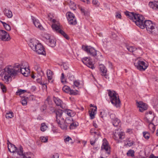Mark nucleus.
Here are the masks:
<instances>
[{
    "label": "nucleus",
    "instance_id": "obj_1",
    "mask_svg": "<svg viewBox=\"0 0 158 158\" xmlns=\"http://www.w3.org/2000/svg\"><path fill=\"white\" fill-rule=\"evenodd\" d=\"M21 72L24 76L27 77L30 72V70L26 67L20 68V69H13L11 66L5 67L0 73V77L5 83H8L10 81L11 77L15 76L18 73Z\"/></svg>",
    "mask_w": 158,
    "mask_h": 158
},
{
    "label": "nucleus",
    "instance_id": "obj_2",
    "mask_svg": "<svg viewBox=\"0 0 158 158\" xmlns=\"http://www.w3.org/2000/svg\"><path fill=\"white\" fill-rule=\"evenodd\" d=\"M125 13L127 18L134 22L136 25L141 29L144 28L143 24L145 20L144 18L142 15L128 11H126Z\"/></svg>",
    "mask_w": 158,
    "mask_h": 158
},
{
    "label": "nucleus",
    "instance_id": "obj_3",
    "mask_svg": "<svg viewBox=\"0 0 158 158\" xmlns=\"http://www.w3.org/2000/svg\"><path fill=\"white\" fill-rule=\"evenodd\" d=\"M53 17L52 15L51 14L48 15V19L53 23L51 26L53 30L56 32L61 34L66 39H69V38L68 35L63 31L61 29L58 21L53 19Z\"/></svg>",
    "mask_w": 158,
    "mask_h": 158
},
{
    "label": "nucleus",
    "instance_id": "obj_4",
    "mask_svg": "<svg viewBox=\"0 0 158 158\" xmlns=\"http://www.w3.org/2000/svg\"><path fill=\"white\" fill-rule=\"evenodd\" d=\"M28 45L33 50L35 51L38 54L43 55L46 54L44 47L37 40L35 39L31 40Z\"/></svg>",
    "mask_w": 158,
    "mask_h": 158
},
{
    "label": "nucleus",
    "instance_id": "obj_5",
    "mask_svg": "<svg viewBox=\"0 0 158 158\" xmlns=\"http://www.w3.org/2000/svg\"><path fill=\"white\" fill-rule=\"evenodd\" d=\"M63 113V111L60 110H57L55 111L56 115V121L58 125L62 129L65 130L67 129V126L64 123V120L62 117Z\"/></svg>",
    "mask_w": 158,
    "mask_h": 158
},
{
    "label": "nucleus",
    "instance_id": "obj_6",
    "mask_svg": "<svg viewBox=\"0 0 158 158\" xmlns=\"http://www.w3.org/2000/svg\"><path fill=\"white\" fill-rule=\"evenodd\" d=\"M149 33L155 35L158 33V28L155 24L150 20H145L143 24Z\"/></svg>",
    "mask_w": 158,
    "mask_h": 158
},
{
    "label": "nucleus",
    "instance_id": "obj_7",
    "mask_svg": "<svg viewBox=\"0 0 158 158\" xmlns=\"http://www.w3.org/2000/svg\"><path fill=\"white\" fill-rule=\"evenodd\" d=\"M108 91L111 103L116 107H119L121 102L117 94L114 91L108 90Z\"/></svg>",
    "mask_w": 158,
    "mask_h": 158
},
{
    "label": "nucleus",
    "instance_id": "obj_8",
    "mask_svg": "<svg viewBox=\"0 0 158 158\" xmlns=\"http://www.w3.org/2000/svg\"><path fill=\"white\" fill-rule=\"evenodd\" d=\"M134 65L136 68L140 71H144L148 67V64L146 61L137 58L135 60Z\"/></svg>",
    "mask_w": 158,
    "mask_h": 158
},
{
    "label": "nucleus",
    "instance_id": "obj_9",
    "mask_svg": "<svg viewBox=\"0 0 158 158\" xmlns=\"http://www.w3.org/2000/svg\"><path fill=\"white\" fill-rule=\"evenodd\" d=\"M125 137L124 132L118 130H115L113 132V138L117 141V143L122 142L123 140Z\"/></svg>",
    "mask_w": 158,
    "mask_h": 158
},
{
    "label": "nucleus",
    "instance_id": "obj_10",
    "mask_svg": "<svg viewBox=\"0 0 158 158\" xmlns=\"http://www.w3.org/2000/svg\"><path fill=\"white\" fill-rule=\"evenodd\" d=\"M101 149L102 151H105L108 155L110 153V148L107 140L105 138L103 140Z\"/></svg>",
    "mask_w": 158,
    "mask_h": 158
},
{
    "label": "nucleus",
    "instance_id": "obj_11",
    "mask_svg": "<svg viewBox=\"0 0 158 158\" xmlns=\"http://www.w3.org/2000/svg\"><path fill=\"white\" fill-rule=\"evenodd\" d=\"M82 48L91 56H95L97 55L96 51L93 48L90 46H82Z\"/></svg>",
    "mask_w": 158,
    "mask_h": 158
},
{
    "label": "nucleus",
    "instance_id": "obj_12",
    "mask_svg": "<svg viewBox=\"0 0 158 158\" xmlns=\"http://www.w3.org/2000/svg\"><path fill=\"white\" fill-rule=\"evenodd\" d=\"M155 117V115L153 112L152 111L147 112L145 114L144 120L147 123H150L152 121Z\"/></svg>",
    "mask_w": 158,
    "mask_h": 158
},
{
    "label": "nucleus",
    "instance_id": "obj_13",
    "mask_svg": "<svg viewBox=\"0 0 158 158\" xmlns=\"http://www.w3.org/2000/svg\"><path fill=\"white\" fill-rule=\"evenodd\" d=\"M0 39L3 41H8L10 40V38L6 31L2 30H0Z\"/></svg>",
    "mask_w": 158,
    "mask_h": 158
},
{
    "label": "nucleus",
    "instance_id": "obj_14",
    "mask_svg": "<svg viewBox=\"0 0 158 158\" xmlns=\"http://www.w3.org/2000/svg\"><path fill=\"white\" fill-rule=\"evenodd\" d=\"M53 99L57 106H60L62 109H65L66 108L67 106L66 104L64 103L62 101L58 98L54 96Z\"/></svg>",
    "mask_w": 158,
    "mask_h": 158
},
{
    "label": "nucleus",
    "instance_id": "obj_15",
    "mask_svg": "<svg viewBox=\"0 0 158 158\" xmlns=\"http://www.w3.org/2000/svg\"><path fill=\"white\" fill-rule=\"evenodd\" d=\"M136 105L139 108V111L141 112H143L147 109V105L142 102H137Z\"/></svg>",
    "mask_w": 158,
    "mask_h": 158
},
{
    "label": "nucleus",
    "instance_id": "obj_16",
    "mask_svg": "<svg viewBox=\"0 0 158 158\" xmlns=\"http://www.w3.org/2000/svg\"><path fill=\"white\" fill-rule=\"evenodd\" d=\"M31 18L33 21V23L35 26L40 29H42L43 28V27L40 23L39 20L38 19H36L33 16H31Z\"/></svg>",
    "mask_w": 158,
    "mask_h": 158
},
{
    "label": "nucleus",
    "instance_id": "obj_17",
    "mask_svg": "<svg viewBox=\"0 0 158 158\" xmlns=\"http://www.w3.org/2000/svg\"><path fill=\"white\" fill-rule=\"evenodd\" d=\"M47 44L50 46L53 47L56 46V39L53 37H51L48 41H46Z\"/></svg>",
    "mask_w": 158,
    "mask_h": 158
},
{
    "label": "nucleus",
    "instance_id": "obj_18",
    "mask_svg": "<svg viewBox=\"0 0 158 158\" xmlns=\"http://www.w3.org/2000/svg\"><path fill=\"white\" fill-rule=\"evenodd\" d=\"M7 144L8 150L10 152L14 153L17 150V148L15 145L9 142H8Z\"/></svg>",
    "mask_w": 158,
    "mask_h": 158
},
{
    "label": "nucleus",
    "instance_id": "obj_19",
    "mask_svg": "<svg viewBox=\"0 0 158 158\" xmlns=\"http://www.w3.org/2000/svg\"><path fill=\"white\" fill-rule=\"evenodd\" d=\"M97 107L96 106L94 107V108H91L89 111V116L91 119H94V115L96 113Z\"/></svg>",
    "mask_w": 158,
    "mask_h": 158
},
{
    "label": "nucleus",
    "instance_id": "obj_20",
    "mask_svg": "<svg viewBox=\"0 0 158 158\" xmlns=\"http://www.w3.org/2000/svg\"><path fill=\"white\" fill-rule=\"evenodd\" d=\"M149 6L153 9L158 10V1L150 2Z\"/></svg>",
    "mask_w": 158,
    "mask_h": 158
},
{
    "label": "nucleus",
    "instance_id": "obj_21",
    "mask_svg": "<svg viewBox=\"0 0 158 158\" xmlns=\"http://www.w3.org/2000/svg\"><path fill=\"white\" fill-rule=\"evenodd\" d=\"M3 12L4 15L8 18H11L13 16L12 12L10 10L5 8Z\"/></svg>",
    "mask_w": 158,
    "mask_h": 158
},
{
    "label": "nucleus",
    "instance_id": "obj_22",
    "mask_svg": "<svg viewBox=\"0 0 158 158\" xmlns=\"http://www.w3.org/2000/svg\"><path fill=\"white\" fill-rule=\"evenodd\" d=\"M34 65L35 69L38 73H39L41 76L44 75V73L42 71L39 64L36 62H35L34 63Z\"/></svg>",
    "mask_w": 158,
    "mask_h": 158
},
{
    "label": "nucleus",
    "instance_id": "obj_23",
    "mask_svg": "<svg viewBox=\"0 0 158 158\" xmlns=\"http://www.w3.org/2000/svg\"><path fill=\"white\" fill-rule=\"evenodd\" d=\"M99 68L100 70L102 73L101 75L105 74L106 73H107V69L104 65L102 64H100Z\"/></svg>",
    "mask_w": 158,
    "mask_h": 158
},
{
    "label": "nucleus",
    "instance_id": "obj_24",
    "mask_svg": "<svg viewBox=\"0 0 158 158\" xmlns=\"http://www.w3.org/2000/svg\"><path fill=\"white\" fill-rule=\"evenodd\" d=\"M79 125L78 123L74 121L70 125L69 128L70 129H75Z\"/></svg>",
    "mask_w": 158,
    "mask_h": 158
},
{
    "label": "nucleus",
    "instance_id": "obj_25",
    "mask_svg": "<svg viewBox=\"0 0 158 158\" xmlns=\"http://www.w3.org/2000/svg\"><path fill=\"white\" fill-rule=\"evenodd\" d=\"M111 122L113 125L114 127H117L120 124V121L118 118H115Z\"/></svg>",
    "mask_w": 158,
    "mask_h": 158
},
{
    "label": "nucleus",
    "instance_id": "obj_26",
    "mask_svg": "<svg viewBox=\"0 0 158 158\" xmlns=\"http://www.w3.org/2000/svg\"><path fill=\"white\" fill-rule=\"evenodd\" d=\"M72 18L70 19V20H71L70 21L69 19H68V20L69 21V24L72 25H75L77 23V20L76 19L75 17H71Z\"/></svg>",
    "mask_w": 158,
    "mask_h": 158
},
{
    "label": "nucleus",
    "instance_id": "obj_27",
    "mask_svg": "<svg viewBox=\"0 0 158 158\" xmlns=\"http://www.w3.org/2000/svg\"><path fill=\"white\" fill-rule=\"evenodd\" d=\"M47 74L48 79L51 80L52 78V72L51 70L48 69L47 71Z\"/></svg>",
    "mask_w": 158,
    "mask_h": 158
},
{
    "label": "nucleus",
    "instance_id": "obj_28",
    "mask_svg": "<svg viewBox=\"0 0 158 158\" xmlns=\"http://www.w3.org/2000/svg\"><path fill=\"white\" fill-rule=\"evenodd\" d=\"M15 152H17L18 155L22 156L24 154L23 153V148L21 146H20L18 148H17V150Z\"/></svg>",
    "mask_w": 158,
    "mask_h": 158
},
{
    "label": "nucleus",
    "instance_id": "obj_29",
    "mask_svg": "<svg viewBox=\"0 0 158 158\" xmlns=\"http://www.w3.org/2000/svg\"><path fill=\"white\" fill-rule=\"evenodd\" d=\"M93 129H91L90 131V132L92 135H94L95 137H97L100 135V133L98 131H93Z\"/></svg>",
    "mask_w": 158,
    "mask_h": 158
},
{
    "label": "nucleus",
    "instance_id": "obj_30",
    "mask_svg": "<svg viewBox=\"0 0 158 158\" xmlns=\"http://www.w3.org/2000/svg\"><path fill=\"white\" fill-rule=\"evenodd\" d=\"M74 120L72 118L71 116L68 117L66 118L65 121L67 124H69L70 125L72 123Z\"/></svg>",
    "mask_w": 158,
    "mask_h": 158
},
{
    "label": "nucleus",
    "instance_id": "obj_31",
    "mask_svg": "<svg viewBox=\"0 0 158 158\" xmlns=\"http://www.w3.org/2000/svg\"><path fill=\"white\" fill-rule=\"evenodd\" d=\"M151 122H152L148 123H149L148 127L149 130L152 132H154L155 130V127L153 124Z\"/></svg>",
    "mask_w": 158,
    "mask_h": 158
},
{
    "label": "nucleus",
    "instance_id": "obj_32",
    "mask_svg": "<svg viewBox=\"0 0 158 158\" xmlns=\"http://www.w3.org/2000/svg\"><path fill=\"white\" fill-rule=\"evenodd\" d=\"M0 22L2 23L3 26L6 30L8 31H10V30L11 27L9 25L7 24L6 23L3 22L2 21H0Z\"/></svg>",
    "mask_w": 158,
    "mask_h": 158
},
{
    "label": "nucleus",
    "instance_id": "obj_33",
    "mask_svg": "<svg viewBox=\"0 0 158 158\" xmlns=\"http://www.w3.org/2000/svg\"><path fill=\"white\" fill-rule=\"evenodd\" d=\"M32 155L30 152H27L24 153L22 156L23 158H31Z\"/></svg>",
    "mask_w": 158,
    "mask_h": 158
},
{
    "label": "nucleus",
    "instance_id": "obj_34",
    "mask_svg": "<svg viewBox=\"0 0 158 158\" xmlns=\"http://www.w3.org/2000/svg\"><path fill=\"white\" fill-rule=\"evenodd\" d=\"M69 5L70 6V8L73 10H76V7L75 4L74 2L72 1H69Z\"/></svg>",
    "mask_w": 158,
    "mask_h": 158
},
{
    "label": "nucleus",
    "instance_id": "obj_35",
    "mask_svg": "<svg viewBox=\"0 0 158 158\" xmlns=\"http://www.w3.org/2000/svg\"><path fill=\"white\" fill-rule=\"evenodd\" d=\"M48 128V127L44 123H43L41 124L40 127V130L42 131H45Z\"/></svg>",
    "mask_w": 158,
    "mask_h": 158
},
{
    "label": "nucleus",
    "instance_id": "obj_36",
    "mask_svg": "<svg viewBox=\"0 0 158 158\" xmlns=\"http://www.w3.org/2000/svg\"><path fill=\"white\" fill-rule=\"evenodd\" d=\"M66 16L67 19H69L70 21L71 20H70V19L72 18L71 17H75L74 15L71 12H68L66 13Z\"/></svg>",
    "mask_w": 158,
    "mask_h": 158
},
{
    "label": "nucleus",
    "instance_id": "obj_37",
    "mask_svg": "<svg viewBox=\"0 0 158 158\" xmlns=\"http://www.w3.org/2000/svg\"><path fill=\"white\" fill-rule=\"evenodd\" d=\"M62 89L64 92L69 93L71 89L68 86L65 85L63 87Z\"/></svg>",
    "mask_w": 158,
    "mask_h": 158
},
{
    "label": "nucleus",
    "instance_id": "obj_38",
    "mask_svg": "<svg viewBox=\"0 0 158 158\" xmlns=\"http://www.w3.org/2000/svg\"><path fill=\"white\" fill-rule=\"evenodd\" d=\"M134 151L132 150H129L127 153V155L128 156L133 157L134 156Z\"/></svg>",
    "mask_w": 158,
    "mask_h": 158
},
{
    "label": "nucleus",
    "instance_id": "obj_39",
    "mask_svg": "<svg viewBox=\"0 0 158 158\" xmlns=\"http://www.w3.org/2000/svg\"><path fill=\"white\" fill-rule=\"evenodd\" d=\"M143 135L144 138L146 139H148L150 136L149 133L147 132H143Z\"/></svg>",
    "mask_w": 158,
    "mask_h": 158
},
{
    "label": "nucleus",
    "instance_id": "obj_40",
    "mask_svg": "<svg viewBox=\"0 0 158 158\" xmlns=\"http://www.w3.org/2000/svg\"><path fill=\"white\" fill-rule=\"evenodd\" d=\"M88 67L92 69H94V67L92 62L90 61H89L86 64Z\"/></svg>",
    "mask_w": 158,
    "mask_h": 158
},
{
    "label": "nucleus",
    "instance_id": "obj_41",
    "mask_svg": "<svg viewBox=\"0 0 158 158\" xmlns=\"http://www.w3.org/2000/svg\"><path fill=\"white\" fill-rule=\"evenodd\" d=\"M14 116V114L13 112H9L6 114V118L7 119L11 118Z\"/></svg>",
    "mask_w": 158,
    "mask_h": 158
},
{
    "label": "nucleus",
    "instance_id": "obj_42",
    "mask_svg": "<svg viewBox=\"0 0 158 158\" xmlns=\"http://www.w3.org/2000/svg\"><path fill=\"white\" fill-rule=\"evenodd\" d=\"M64 112L65 114H67L69 117L71 116L72 117V115L73 114L72 111L70 110H65Z\"/></svg>",
    "mask_w": 158,
    "mask_h": 158
},
{
    "label": "nucleus",
    "instance_id": "obj_43",
    "mask_svg": "<svg viewBox=\"0 0 158 158\" xmlns=\"http://www.w3.org/2000/svg\"><path fill=\"white\" fill-rule=\"evenodd\" d=\"M93 4L95 6L98 7L100 5V3L97 0H93L92 1Z\"/></svg>",
    "mask_w": 158,
    "mask_h": 158
},
{
    "label": "nucleus",
    "instance_id": "obj_44",
    "mask_svg": "<svg viewBox=\"0 0 158 158\" xmlns=\"http://www.w3.org/2000/svg\"><path fill=\"white\" fill-rule=\"evenodd\" d=\"M128 146L130 147L133 145H135V142L134 141H128L127 144Z\"/></svg>",
    "mask_w": 158,
    "mask_h": 158
},
{
    "label": "nucleus",
    "instance_id": "obj_45",
    "mask_svg": "<svg viewBox=\"0 0 158 158\" xmlns=\"http://www.w3.org/2000/svg\"><path fill=\"white\" fill-rule=\"evenodd\" d=\"M26 92V91L24 90H22L21 89H18L16 92V94L17 95H21L23 94L24 92Z\"/></svg>",
    "mask_w": 158,
    "mask_h": 158
},
{
    "label": "nucleus",
    "instance_id": "obj_46",
    "mask_svg": "<svg viewBox=\"0 0 158 158\" xmlns=\"http://www.w3.org/2000/svg\"><path fill=\"white\" fill-rule=\"evenodd\" d=\"M127 49L128 51L131 52H133L135 50V48L133 46H127Z\"/></svg>",
    "mask_w": 158,
    "mask_h": 158
},
{
    "label": "nucleus",
    "instance_id": "obj_47",
    "mask_svg": "<svg viewBox=\"0 0 158 158\" xmlns=\"http://www.w3.org/2000/svg\"><path fill=\"white\" fill-rule=\"evenodd\" d=\"M107 116V113L104 110L101 111L100 112V116L102 118L105 117Z\"/></svg>",
    "mask_w": 158,
    "mask_h": 158
},
{
    "label": "nucleus",
    "instance_id": "obj_48",
    "mask_svg": "<svg viewBox=\"0 0 158 158\" xmlns=\"http://www.w3.org/2000/svg\"><path fill=\"white\" fill-rule=\"evenodd\" d=\"M78 93V91L77 90H74L71 89H70V91L69 92V94L73 95H77Z\"/></svg>",
    "mask_w": 158,
    "mask_h": 158
},
{
    "label": "nucleus",
    "instance_id": "obj_49",
    "mask_svg": "<svg viewBox=\"0 0 158 158\" xmlns=\"http://www.w3.org/2000/svg\"><path fill=\"white\" fill-rule=\"evenodd\" d=\"M90 60L88 57H85L82 59V61L85 64H86Z\"/></svg>",
    "mask_w": 158,
    "mask_h": 158
},
{
    "label": "nucleus",
    "instance_id": "obj_50",
    "mask_svg": "<svg viewBox=\"0 0 158 158\" xmlns=\"http://www.w3.org/2000/svg\"><path fill=\"white\" fill-rule=\"evenodd\" d=\"M40 140L41 142L45 143L48 140V138L47 137L42 136L40 137Z\"/></svg>",
    "mask_w": 158,
    "mask_h": 158
},
{
    "label": "nucleus",
    "instance_id": "obj_51",
    "mask_svg": "<svg viewBox=\"0 0 158 158\" xmlns=\"http://www.w3.org/2000/svg\"><path fill=\"white\" fill-rule=\"evenodd\" d=\"M0 85L1 88L2 89V91L3 92H5L6 91V88L5 86L3 85V84L0 82Z\"/></svg>",
    "mask_w": 158,
    "mask_h": 158
},
{
    "label": "nucleus",
    "instance_id": "obj_52",
    "mask_svg": "<svg viewBox=\"0 0 158 158\" xmlns=\"http://www.w3.org/2000/svg\"><path fill=\"white\" fill-rule=\"evenodd\" d=\"M60 80L61 82L63 84L64 83L66 82V80L64 77V73H62L61 74Z\"/></svg>",
    "mask_w": 158,
    "mask_h": 158
},
{
    "label": "nucleus",
    "instance_id": "obj_53",
    "mask_svg": "<svg viewBox=\"0 0 158 158\" xmlns=\"http://www.w3.org/2000/svg\"><path fill=\"white\" fill-rule=\"evenodd\" d=\"M74 85L73 87L74 88L75 87H78L80 85V82L78 81H74L73 82Z\"/></svg>",
    "mask_w": 158,
    "mask_h": 158
},
{
    "label": "nucleus",
    "instance_id": "obj_54",
    "mask_svg": "<svg viewBox=\"0 0 158 158\" xmlns=\"http://www.w3.org/2000/svg\"><path fill=\"white\" fill-rule=\"evenodd\" d=\"M44 37L47 40L46 41H48L51 38V37H50V35L48 34H45L44 35Z\"/></svg>",
    "mask_w": 158,
    "mask_h": 158
},
{
    "label": "nucleus",
    "instance_id": "obj_55",
    "mask_svg": "<svg viewBox=\"0 0 158 158\" xmlns=\"http://www.w3.org/2000/svg\"><path fill=\"white\" fill-rule=\"evenodd\" d=\"M71 138L69 136H68L66 137L65 139H64V142L66 143H67L69 142L70 140H72Z\"/></svg>",
    "mask_w": 158,
    "mask_h": 158
},
{
    "label": "nucleus",
    "instance_id": "obj_56",
    "mask_svg": "<svg viewBox=\"0 0 158 158\" xmlns=\"http://www.w3.org/2000/svg\"><path fill=\"white\" fill-rule=\"evenodd\" d=\"M79 9L81 10V12L82 13H83L84 15H85L86 14V11L84 7H79Z\"/></svg>",
    "mask_w": 158,
    "mask_h": 158
},
{
    "label": "nucleus",
    "instance_id": "obj_57",
    "mask_svg": "<svg viewBox=\"0 0 158 158\" xmlns=\"http://www.w3.org/2000/svg\"><path fill=\"white\" fill-rule=\"evenodd\" d=\"M110 118H111V121L112 120H113L115 118H117L115 117V114H110Z\"/></svg>",
    "mask_w": 158,
    "mask_h": 158
},
{
    "label": "nucleus",
    "instance_id": "obj_58",
    "mask_svg": "<svg viewBox=\"0 0 158 158\" xmlns=\"http://www.w3.org/2000/svg\"><path fill=\"white\" fill-rule=\"evenodd\" d=\"M63 67L64 70H67L69 68L68 64L66 63L63 64Z\"/></svg>",
    "mask_w": 158,
    "mask_h": 158
},
{
    "label": "nucleus",
    "instance_id": "obj_59",
    "mask_svg": "<svg viewBox=\"0 0 158 158\" xmlns=\"http://www.w3.org/2000/svg\"><path fill=\"white\" fill-rule=\"evenodd\" d=\"M21 103L23 106H25L27 104V102L25 98H24L21 101Z\"/></svg>",
    "mask_w": 158,
    "mask_h": 158
},
{
    "label": "nucleus",
    "instance_id": "obj_60",
    "mask_svg": "<svg viewBox=\"0 0 158 158\" xmlns=\"http://www.w3.org/2000/svg\"><path fill=\"white\" fill-rule=\"evenodd\" d=\"M12 68L15 69H20V68L22 67H20V65L18 64H16L14 67H12Z\"/></svg>",
    "mask_w": 158,
    "mask_h": 158
},
{
    "label": "nucleus",
    "instance_id": "obj_61",
    "mask_svg": "<svg viewBox=\"0 0 158 158\" xmlns=\"http://www.w3.org/2000/svg\"><path fill=\"white\" fill-rule=\"evenodd\" d=\"M59 155L58 153H55L53 155L52 158H59Z\"/></svg>",
    "mask_w": 158,
    "mask_h": 158
},
{
    "label": "nucleus",
    "instance_id": "obj_62",
    "mask_svg": "<svg viewBox=\"0 0 158 158\" xmlns=\"http://www.w3.org/2000/svg\"><path fill=\"white\" fill-rule=\"evenodd\" d=\"M36 81L37 82L39 83L40 84L43 85H44V84H43L42 83V81H41V80L40 78H38L36 79Z\"/></svg>",
    "mask_w": 158,
    "mask_h": 158
},
{
    "label": "nucleus",
    "instance_id": "obj_63",
    "mask_svg": "<svg viewBox=\"0 0 158 158\" xmlns=\"http://www.w3.org/2000/svg\"><path fill=\"white\" fill-rule=\"evenodd\" d=\"M121 14L119 13H116V17L117 18L121 19Z\"/></svg>",
    "mask_w": 158,
    "mask_h": 158
},
{
    "label": "nucleus",
    "instance_id": "obj_64",
    "mask_svg": "<svg viewBox=\"0 0 158 158\" xmlns=\"http://www.w3.org/2000/svg\"><path fill=\"white\" fill-rule=\"evenodd\" d=\"M149 158H157L156 156H155L153 154H152L149 157Z\"/></svg>",
    "mask_w": 158,
    "mask_h": 158
}]
</instances>
